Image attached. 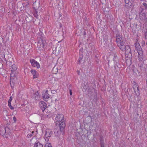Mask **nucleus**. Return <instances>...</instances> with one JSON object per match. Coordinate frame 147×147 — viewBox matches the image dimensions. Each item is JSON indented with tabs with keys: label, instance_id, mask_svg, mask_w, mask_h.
Wrapping results in <instances>:
<instances>
[{
	"label": "nucleus",
	"instance_id": "29",
	"mask_svg": "<svg viewBox=\"0 0 147 147\" xmlns=\"http://www.w3.org/2000/svg\"><path fill=\"white\" fill-rule=\"evenodd\" d=\"M13 99V97L12 96H11L10 97L8 101V103H11V101Z\"/></svg>",
	"mask_w": 147,
	"mask_h": 147
},
{
	"label": "nucleus",
	"instance_id": "9",
	"mask_svg": "<svg viewBox=\"0 0 147 147\" xmlns=\"http://www.w3.org/2000/svg\"><path fill=\"white\" fill-rule=\"evenodd\" d=\"M30 62L32 66L36 67L37 68H39L40 67L39 63L33 59H31L30 60Z\"/></svg>",
	"mask_w": 147,
	"mask_h": 147
},
{
	"label": "nucleus",
	"instance_id": "34",
	"mask_svg": "<svg viewBox=\"0 0 147 147\" xmlns=\"http://www.w3.org/2000/svg\"><path fill=\"white\" fill-rule=\"evenodd\" d=\"M139 45H140L139 43L136 42L135 43V47H138V46H139Z\"/></svg>",
	"mask_w": 147,
	"mask_h": 147
},
{
	"label": "nucleus",
	"instance_id": "15",
	"mask_svg": "<svg viewBox=\"0 0 147 147\" xmlns=\"http://www.w3.org/2000/svg\"><path fill=\"white\" fill-rule=\"evenodd\" d=\"M117 45L121 51H124V50L125 49L124 48L125 46H126L125 42H122V43H120Z\"/></svg>",
	"mask_w": 147,
	"mask_h": 147
},
{
	"label": "nucleus",
	"instance_id": "35",
	"mask_svg": "<svg viewBox=\"0 0 147 147\" xmlns=\"http://www.w3.org/2000/svg\"><path fill=\"white\" fill-rule=\"evenodd\" d=\"M122 42H125L123 40H120V42H119L117 43V45H118L120 43H122Z\"/></svg>",
	"mask_w": 147,
	"mask_h": 147
},
{
	"label": "nucleus",
	"instance_id": "36",
	"mask_svg": "<svg viewBox=\"0 0 147 147\" xmlns=\"http://www.w3.org/2000/svg\"><path fill=\"white\" fill-rule=\"evenodd\" d=\"M51 92L52 93L55 94L56 92V90H51Z\"/></svg>",
	"mask_w": 147,
	"mask_h": 147
},
{
	"label": "nucleus",
	"instance_id": "2",
	"mask_svg": "<svg viewBox=\"0 0 147 147\" xmlns=\"http://www.w3.org/2000/svg\"><path fill=\"white\" fill-rule=\"evenodd\" d=\"M55 125L57 126L58 124L59 126H60V124H61V122L64 123L65 124V121L64 120V118L63 115L59 114H57L55 117Z\"/></svg>",
	"mask_w": 147,
	"mask_h": 147
},
{
	"label": "nucleus",
	"instance_id": "10",
	"mask_svg": "<svg viewBox=\"0 0 147 147\" xmlns=\"http://www.w3.org/2000/svg\"><path fill=\"white\" fill-rule=\"evenodd\" d=\"M94 92V93L91 94L90 96V99L92 100L93 101L96 102L97 101L98 99L96 90H95Z\"/></svg>",
	"mask_w": 147,
	"mask_h": 147
},
{
	"label": "nucleus",
	"instance_id": "46",
	"mask_svg": "<svg viewBox=\"0 0 147 147\" xmlns=\"http://www.w3.org/2000/svg\"><path fill=\"white\" fill-rule=\"evenodd\" d=\"M137 90H138L137 92H138V93H139V91L138 88H137Z\"/></svg>",
	"mask_w": 147,
	"mask_h": 147
},
{
	"label": "nucleus",
	"instance_id": "3",
	"mask_svg": "<svg viewBox=\"0 0 147 147\" xmlns=\"http://www.w3.org/2000/svg\"><path fill=\"white\" fill-rule=\"evenodd\" d=\"M10 76V84L11 88L12 89H13L15 86V84L18 82V78L16 75H15V76L13 77H11V76Z\"/></svg>",
	"mask_w": 147,
	"mask_h": 147
},
{
	"label": "nucleus",
	"instance_id": "5",
	"mask_svg": "<svg viewBox=\"0 0 147 147\" xmlns=\"http://www.w3.org/2000/svg\"><path fill=\"white\" fill-rule=\"evenodd\" d=\"M45 139L46 141L49 140V138L52 136L53 132L51 129L46 130L45 131Z\"/></svg>",
	"mask_w": 147,
	"mask_h": 147
},
{
	"label": "nucleus",
	"instance_id": "6",
	"mask_svg": "<svg viewBox=\"0 0 147 147\" xmlns=\"http://www.w3.org/2000/svg\"><path fill=\"white\" fill-rule=\"evenodd\" d=\"M124 49H125L124 51H125V54L128 56L127 57H131L132 56L131 50L129 46L126 45Z\"/></svg>",
	"mask_w": 147,
	"mask_h": 147
},
{
	"label": "nucleus",
	"instance_id": "31",
	"mask_svg": "<svg viewBox=\"0 0 147 147\" xmlns=\"http://www.w3.org/2000/svg\"><path fill=\"white\" fill-rule=\"evenodd\" d=\"M142 4L144 7L145 9L146 10L147 9V4L145 3H143Z\"/></svg>",
	"mask_w": 147,
	"mask_h": 147
},
{
	"label": "nucleus",
	"instance_id": "11",
	"mask_svg": "<svg viewBox=\"0 0 147 147\" xmlns=\"http://www.w3.org/2000/svg\"><path fill=\"white\" fill-rule=\"evenodd\" d=\"M39 106L43 112H44L47 107V104L44 101H40L39 103Z\"/></svg>",
	"mask_w": 147,
	"mask_h": 147
},
{
	"label": "nucleus",
	"instance_id": "52",
	"mask_svg": "<svg viewBox=\"0 0 147 147\" xmlns=\"http://www.w3.org/2000/svg\"><path fill=\"white\" fill-rule=\"evenodd\" d=\"M1 64L2 65V64H1V63H0V64Z\"/></svg>",
	"mask_w": 147,
	"mask_h": 147
},
{
	"label": "nucleus",
	"instance_id": "44",
	"mask_svg": "<svg viewBox=\"0 0 147 147\" xmlns=\"http://www.w3.org/2000/svg\"><path fill=\"white\" fill-rule=\"evenodd\" d=\"M83 34L84 35H86V32L85 31H84Z\"/></svg>",
	"mask_w": 147,
	"mask_h": 147
},
{
	"label": "nucleus",
	"instance_id": "37",
	"mask_svg": "<svg viewBox=\"0 0 147 147\" xmlns=\"http://www.w3.org/2000/svg\"><path fill=\"white\" fill-rule=\"evenodd\" d=\"M13 121H14V123L16 122V120H17V119H16V117L15 116H14L13 117Z\"/></svg>",
	"mask_w": 147,
	"mask_h": 147
},
{
	"label": "nucleus",
	"instance_id": "50",
	"mask_svg": "<svg viewBox=\"0 0 147 147\" xmlns=\"http://www.w3.org/2000/svg\"><path fill=\"white\" fill-rule=\"evenodd\" d=\"M108 65H109V62H108Z\"/></svg>",
	"mask_w": 147,
	"mask_h": 147
},
{
	"label": "nucleus",
	"instance_id": "49",
	"mask_svg": "<svg viewBox=\"0 0 147 147\" xmlns=\"http://www.w3.org/2000/svg\"><path fill=\"white\" fill-rule=\"evenodd\" d=\"M146 84H147V78H146Z\"/></svg>",
	"mask_w": 147,
	"mask_h": 147
},
{
	"label": "nucleus",
	"instance_id": "25",
	"mask_svg": "<svg viewBox=\"0 0 147 147\" xmlns=\"http://www.w3.org/2000/svg\"><path fill=\"white\" fill-rule=\"evenodd\" d=\"M0 133L1 135L4 136V137H7L6 136L7 135L6 134H5L4 129L1 130L0 131Z\"/></svg>",
	"mask_w": 147,
	"mask_h": 147
},
{
	"label": "nucleus",
	"instance_id": "18",
	"mask_svg": "<svg viewBox=\"0 0 147 147\" xmlns=\"http://www.w3.org/2000/svg\"><path fill=\"white\" fill-rule=\"evenodd\" d=\"M125 3V5L127 8H129L131 5V3L130 1V0H124Z\"/></svg>",
	"mask_w": 147,
	"mask_h": 147
},
{
	"label": "nucleus",
	"instance_id": "38",
	"mask_svg": "<svg viewBox=\"0 0 147 147\" xmlns=\"http://www.w3.org/2000/svg\"><path fill=\"white\" fill-rule=\"evenodd\" d=\"M3 38H2L1 40H0V49H1V46L2 43L3 42Z\"/></svg>",
	"mask_w": 147,
	"mask_h": 147
},
{
	"label": "nucleus",
	"instance_id": "22",
	"mask_svg": "<svg viewBox=\"0 0 147 147\" xmlns=\"http://www.w3.org/2000/svg\"><path fill=\"white\" fill-rule=\"evenodd\" d=\"M43 145L40 143L38 141H36L34 144V147H42Z\"/></svg>",
	"mask_w": 147,
	"mask_h": 147
},
{
	"label": "nucleus",
	"instance_id": "40",
	"mask_svg": "<svg viewBox=\"0 0 147 147\" xmlns=\"http://www.w3.org/2000/svg\"><path fill=\"white\" fill-rule=\"evenodd\" d=\"M100 147H105V143L100 144Z\"/></svg>",
	"mask_w": 147,
	"mask_h": 147
},
{
	"label": "nucleus",
	"instance_id": "53",
	"mask_svg": "<svg viewBox=\"0 0 147 147\" xmlns=\"http://www.w3.org/2000/svg\"><path fill=\"white\" fill-rule=\"evenodd\" d=\"M60 27H61V25H60Z\"/></svg>",
	"mask_w": 147,
	"mask_h": 147
},
{
	"label": "nucleus",
	"instance_id": "28",
	"mask_svg": "<svg viewBox=\"0 0 147 147\" xmlns=\"http://www.w3.org/2000/svg\"><path fill=\"white\" fill-rule=\"evenodd\" d=\"M83 49L82 48H81L79 50V54H83Z\"/></svg>",
	"mask_w": 147,
	"mask_h": 147
},
{
	"label": "nucleus",
	"instance_id": "17",
	"mask_svg": "<svg viewBox=\"0 0 147 147\" xmlns=\"http://www.w3.org/2000/svg\"><path fill=\"white\" fill-rule=\"evenodd\" d=\"M116 38L117 43L119 42H120L121 40H123V38L122 36H120L119 31H117V34L116 35Z\"/></svg>",
	"mask_w": 147,
	"mask_h": 147
},
{
	"label": "nucleus",
	"instance_id": "27",
	"mask_svg": "<svg viewBox=\"0 0 147 147\" xmlns=\"http://www.w3.org/2000/svg\"><path fill=\"white\" fill-rule=\"evenodd\" d=\"M44 147H52L51 144V143H46Z\"/></svg>",
	"mask_w": 147,
	"mask_h": 147
},
{
	"label": "nucleus",
	"instance_id": "48",
	"mask_svg": "<svg viewBox=\"0 0 147 147\" xmlns=\"http://www.w3.org/2000/svg\"><path fill=\"white\" fill-rule=\"evenodd\" d=\"M34 131H33L32 132L31 134H32V135H33V134H34Z\"/></svg>",
	"mask_w": 147,
	"mask_h": 147
},
{
	"label": "nucleus",
	"instance_id": "1",
	"mask_svg": "<svg viewBox=\"0 0 147 147\" xmlns=\"http://www.w3.org/2000/svg\"><path fill=\"white\" fill-rule=\"evenodd\" d=\"M59 126V129L58 130L56 133L55 132L56 136L58 137L59 139H62L65 134V124L64 123L61 122Z\"/></svg>",
	"mask_w": 147,
	"mask_h": 147
},
{
	"label": "nucleus",
	"instance_id": "41",
	"mask_svg": "<svg viewBox=\"0 0 147 147\" xmlns=\"http://www.w3.org/2000/svg\"><path fill=\"white\" fill-rule=\"evenodd\" d=\"M82 60H80V59H78V60L77 62V63L78 64H80L81 63V61Z\"/></svg>",
	"mask_w": 147,
	"mask_h": 147
},
{
	"label": "nucleus",
	"instance_id": "16",
	"mask_svg": "<svg viewBox=\"0 0 147 147\" xmlns=\"http://www.w3.org/2000/svg\"><path fill=\"white\" fill-rule=\"evenodd\" d=\"M135 48L136 50L137 51L139 55H142V50L140 45H139V46H138V47H136Z\"/></svg>",
	"mask_w": 147,
	"mask_h": 147
},
{
	"label": "nucleus",
	"instance_id": "7",
	"mask_svg": "<svg viewBox=\"0 0 147 147\" xmlns=\"http://www.w3.org/2000/svg\"><path fill=\"white\" fill-rule=\"evenodd\" d=\"M42 98L43 100L45 101H47L48 99L50 98L49 95L48 94V90H45L43 91L42 94Z\"/></svg>",
	"mask_w": 147,
	"mask_h": 147
},
{
	"label": "nucleus",
	"instance_id": "8",
	"mask_svg": "<svg viewBox=\"0 0 147 147\" xmlns=\"http://www.w3.org/2000/svg\"><path fill=\"white\" fill-rule=\"evenodd\" d=\"M11 67V73L10 74V76H11V77H13L17 73V70L16 66L14 64L12 65Z\"/></svg>",
	"mask_w": 147,
	"mask_h": 147
},
{
	"label": "nucleus",
	"instance_id": "33",
	"mask_svg": "<svg viewBox=\"0 0 147 147\" xmlns=\"http://www.w3.org/2000/svg\"><path fill=\"white\" fill-rule=\"evenodd\" d=\"M80 56L79 58V59H80V60H82L83 57V54H79Z\"/></svg>",
	"mask_w": 147,
	"mask_h": 147
},
{
	"label": "nucleus",
	"instance_id": "42",
	"mask_svg": "<svg viewBox=\"0 0 147 147\" xmlns=\"http://www.w3.org/2000/svg\"><path fill=\"white\" fill-rule=\"evenodd\" d=\"M69 91L70 94L71 96L72 94V90L71 89H70Z\"/></svg>",
	"mask_w": 147,
	"mask_h": 147
},
{
	"label": "nucleus",
	"instance_id": "4",
	"mask_svg": "<svg viewBox=\"0 0 147 147\" xmlns=\"http://www.w3.org/2000/svg\"><path fill=\"white\" fill-rule=\"evenodd\" d=\"M44 39V38H41L38 43L37 47L40 50H42L43 48H44L45 41L43 40Z\"/></svg>",
	"mask_w": 147,
	"mask_h": 147
},
{
	"label": "nucleus",
	"instance_id": "24",
	"mask_svg": "<svg viewBox=\"0 0 147 147\" xmlns=\"http://www.w3.org/2000/svg\"><path fill=\"white\" fill-rule=\"evenodd\" d=\"M113 60L114 61V62H119V59L118 57H117L116 55H114Z\"/></svg>",
	"mask_w": 147,
	"mask_h": 147
},
{
	"label": "nucleus",
	"instance_id": "39",
	"mask_svg": "<svg viewBox=\"0 0 147 147\" xmlns=\"http://www.w3.org/2000/svg\"><path fill=\"white\" fill-rule=\"evenodd\" d=\"M33 135H32V134H28V135H27V136L29 138V137H31Z\"/></svg>",
	"mask_w": 147,
	"mask_h": 147
},
{
	"label": "nucleus",
	"instance_id": "23",
	"mask_svg": "<svg viewBox=\"0 0 147 147\" xmlns=\"http://www.w3.org/2000/svg\"><path fill=\"white\" fill-rule=\"evenodd\" d=\"M114 67L115 69L117 68H119L121 67V65L119 63V62H115L114 63Z\"/></svg>",
	"mask_w": 147,
	"mask_h": 147
},
{
	"label": "nucleus",
	"instance_id": "47",
	"mask_svg": "<svg viewBox=\"0 0 147 147\" xmlns=\"http://www.w3.org/2000/svg\"><path fill=\"white\" fill-rule=\"evenodd\" d=\"M59 100V99H55V100H56V101H58V100Z\"/></svg>",
	"mask_w": 147,
	"mask_h": 147
},
{
	"label": "nucleus",
	"instance_id": "12",
	"mask_svg": "<svg viewBox=\"0 0 147 147\" xmlns=\"http://www.w3.org/2000/svg\"><path fill=\"white\" fill-rule=\"evenodd\" d=\"M31 97L35 100H39L40 99V95L38 91L34 92L31 95Z\"/></svg>",
	"mask_w": 147,
	"mask_h": 147
},
{
	"label": "nucleus",
	"instance_id": "14",
	"mask_svg": "<svg viewBox=\"0 0 147 147\" xmlns=\"http://www.w3.org/2000/svg\"><path fill=\"white\" fill-rule=\"evenodd\" d=\"M30 72L33 75V78L35 79L38 78V73L34 69H31Z\"/></svg>",
	"mask_w": 147,
	"mask_h": 147
},
{
	"label": "nucleus",
	"instance_id": "32",
	"mask_svg": "<svg viewBox=\"0 0 147 147\" xmlns=\"http://www.w3.org/2000/svg\"><path fill=\"white\" fill-rule=\"evenodd\" d=\"M142 55H140V56L139 57V59L140 61H142L143 60V56Z\"/></svg>",
	"mask_w": 147,
	"mask_h": 147
},
{
	"label": "nucleus",
	"instance_id": "45",
	"mask_svg": "<svg viewBox=\"0 0 147 147\" xmlns=\"http://www.w3.org/2000/svg\"><path fill=\"white\" fill-rule=\"evenodd\" d=\"M34 16L36 18H37V17L38 16L36 14H34Z\"/></svg>",
	"mask_w": 147,
	"mask_h": 147
},
{
	"label": "nucleus",
	"instance_id": "26",
	"mask_svg": "<svg viewBox=\"0 0 147 147\" xmlns=\"http://www.w3.org/2000/svg\"><path fill=\"white\" fill-rule=\"evenodd\" d=\"M100 144L105 143L103 137L101 135L100 137Z\"/></svg>",
	"mask_w": 147,
	"mask_h": 147
},
{
	"label": "nucleus",
	"instance_id": "30",
	"mask_svg": "<svg viewBox=\"0 0 147 147\" xmlns=\"http://www.w3.org/2000/svg\"><path fill=\"white\" fill-rule=\"evenodd\" d=\"M8 106L11 110H13L14 109V107L11 106V103H8Z\"/></svg>",
	"mask_w": 147,
	"mask_h": 147
},
{
	"label": "nucleus",
	"instance_id": "55",
	"mask_svg": "<svg viewBox=\"0 0 147 147\" xmlns=\"http://www.w3.org/2000/svg\"><path fill=\"white\" fill-rule=\"evenodd\" d=\"M146 44L147 45V42H146Z\"/></svg>",
	"mask_w": 147,
	"mask_h": 147
},
{
	"label": "nucleus",
	"instance_id": "13",
	"mask_svg": "<svg viewBox=\"0 0 147 147\" xmlns=\"http://www.w3.org/2000/svg\"><path fill=\"white\" fill-rule=\"evenodd\" d=\"M144 62H141L138 64V66L142 73H144L146 71V68L144 66Z\"/></svg>",
	"mask_w": 147,
	"mask_h": 147
},
{
	"label": "nucleus",
	"instance_id": "51",
	"mask_svg": "<svg viewBox=\"0 0 147 147\" xmlns=\"http://www.w3.org/2000/svg\"><path fill=\"white\" fill-rule=\"evenodd\" d=\"M113 48H112V50H113Z\"/></svg>",
	"mask_w": 147,
	"mask_h": 147
},
{
	"label": "nucleus",
	"instance_id": "20",
	"mask_svg": "<svg viewBox=\"0 0 147 147\" xmlns=\"http://www.w3.org/2000/svg\"><path fill=\"white\" fill-rule=\"evenodd\" d=\"M4 129L5 130V134H6V135H9L10 134V129L8 127H5L4 128Z\"/></svg>",
	"mask_w": 147,
	"mask_h": 147
},
{
	"label": "nucleus",
	"instance_id": "43",
	"mask_svg": "<svg viewBox=\"0 0 147 147\" xmlns=\"http://www.w3.org/2000/svg\"><path fill=\"white\" fill-rule=\"evenodd\" d=\"M77 72L78 74L79 75H80V71L79 70H77Z\"/></svg>",
	"mask_w": 147,
	"mask_h": 147
},
{
	"label": "nucleus",
	"instance_id": "21",
	"mask_svg": "<svg viewBox=\"0 0 147 147\" xmlns=\"http://www.w3.org/2000/svg\"><path fill=\"white\" fill-rule=\"evenodd\" d=\"M83 88L85 90V91L87 90H88V94L91 93V91L90 90V87L88 85H85L83 87Z\"/></svg>",
	"mask_w": 147,
	"mask_h": 147
},
{
	"label": "nucleus",
	"instance_id": "19",
	"mask_svg": "<svg viewBox=\"0 0 147 147\" xmlns=\"http://www.w3.org/2000/svg\"><path fill=\"white\" fill-rule=\"evenodd\" d=\"M35 3H33V8L34 9V14H36L37 16H38V15L37 14V13H38V11H37V9H38V7L39 6V3H38V6H35Z\"/></svg>",
	"mask_w": 147,
	"mask_h": 147
},
{
	"label": "nucleus",
	"instance_id": "54",
	"mask_svg": "<svg viewBox=\"0 0 147 147\" xmlns=\"http://www.w3.org/2000/svg\"><path fill=\"white\" fill-rule=\"evenodd\" d=\"M146 31H147V29H146Z\"/></svg>",
	"mask_w": 147,
	"mask_h": 147
}]
</instances>
